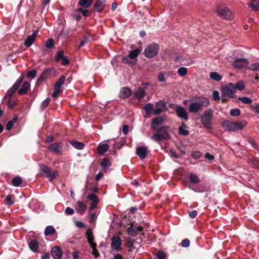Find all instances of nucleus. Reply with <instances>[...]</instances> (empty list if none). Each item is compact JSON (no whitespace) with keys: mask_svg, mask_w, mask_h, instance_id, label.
Listing matches in <instances>:
<instances>
[{"mask_svg":"<svg viewBox=\"0 0 259 259\" xmlns=\"http://www.w3.org/2000/svg\"><path fill=\"white\" fill-rule=\"evenodd\" d=\"M209 102L207 98L198 97L190 103L189 111L191 113H197L202 110L203 107H207Z\"/></svg>","mask_w":259,"mask_h":259,"instance_id":"1","label":"nucleus"},{"mask_svg":"<svg viewBox=\"0 0 259 259\" xmlns=\"http://www.w3.org/2000/svg\"><path fill=\"white\" fill-rule=\"evenodd\" d=\"M168 126L164 125L155 130V133L151 136V138L155 142L160 143L162 140H167L170 139V135L168 132Z\"/></svg>","mask_w":259,"mask_h":259,"instance_id":"2","label":"nucleus"},{"mask_svg":"<svg viewBox=\"0 0 259 259\" xmlns=\"http://www.w3.org/2000/svg\"><path fill=\"white\" fill-rule=\"evenodd\" d=\"M247 124V122L243 120L238 121H224L222 123V127L228 131H237L243 128Z\"/></svg>","mask_w":259,"mask_h":259,"instance_id":"3","label":"nucleus"},{"mask_svg":"<svg viewBox=\"0 0 259 259\" xmlns=\"http://www.w3.org/2000/svg\"><path fill=\"white\" fill-rule=\"evenodd\" d=\"M212 116L213 110L211 108L207 109L201 116V122L206 128L211 129Z\"/></svg>","mask_w":259,"mask_h":259,"instance_id":"4","label":"nucleus"},{"mask_svg":"<svg viewBox=\"0 0 259 259\" xmlns=\"http://www.w3.org/2000/svg\"><path fill=\"white\" fill-rule=\"evenodd\" d=\"M159 51V46L158 44L153 43L148 45L145 49L144 55L148 58H152L156 56Z\"/></svg>","mask_w":259,"mask_h":259,"instance_id":"5","label":"nucleus"},{"mask_svg":"<svg viewBox=\"0 0 259 259\" xmlns=\"http://www.w3.org/2000/svg\"><path fill=\"white\" fill-rule=\"evenodd\" d=\"M221 92L224 95H226L231 98L235 99L237 97L236 95L234 94L236 91L234 90V84L231 82L222 87Z\"/></svg>","mask_w":259,"mask_h":259,"instance_id":"6","label":"nucleus"},{"mask_svg":"<svg viewBox=\"0 0 259 259\" xmlns=\"http://www.w3.org/2000/svg\"><path fill=\"white\" fill-rule=\"evenodd\" d=\"M24 74L22 73L20 77L17 79V81L13 84V85L7 91L5 98H6L8 97H12V95L16 92V91L20 87L21 83H22L24 77Z\"/></svg>","mask_w":259,"mask_h":259,"instance_id":"7","label":"nucleus"},{"mask_svg":"<svg viewBox=\"0 0 259 259\" xmlns=\"http://www.w3.org/2000/svg\"><path fill=\"white\" fill-rule=\"evenodd\" d=\"M49 150L55 154L62 155L63 154V144L62 142H55L48 146Z\"/></svg>","mask_w":259,"mask_h":259,"instance_id":"8","label":"nucleus"},{"mask_svg":"<svg viewBox=\"0 0 259 259\" xmlns=\"http://www.w3.org/2000/svg\"><path fill=\"white\" fill-rule=\"evenodd\" d=\"M217 12L218 14L223 19L231 20L233 18L231 11L228 8H218Z\"/></svg>","mask_w":259,"mask_h":259,"instance_id":"9","label":"nucleus"},{"mask_svg":"<svg viewBox=\"0 0 259 259\" xmlns=\"http://www.w3.org/2000/svg\"><path fill=\"white\" fill-rule=\"evenodd\" d=\"M55 59L57 62L61 61V64L63 66L67 65L70 62L68 57L64 55L63 50L58 51L56 52Z\"/></svg>","mask_w":259,"mask_h":259,"instance_id":"10","label":"nucleus"},{"mask_svg":"<svg viewBox=\"0 0 259 259\" xmlns=\"http://www.w3.org/2000/svg\"><path fill=\"white\" fill-rule=\"evenodd\" d=\"M177 115L182 120L187 121L189 119L188 112L186 110L180 105H177L175 109Z\"/></svg>","mask_w":259,"mask_h":259,"instance_id":"11","label":"nucleus"},{"mask_svg":"<svg viewBox=\"0 0 259 259\" xmlns=\"http://www.w3.org/2000/svg\"><path fill=\"white\" fill-rule=\"evenodd\" d=\"M143 228L142 226H138L137 225L131 224L130 227L127 229V233L131 237L137 236L141 232L143 231Z\"/></svg>","mask_w":259,"mask_h":259,"instance_id":"12","label":"nucleus"},{"mask_svg":"<svg viewBox=\"0 0 259 259\" xmlns=\"http://www.w3.org/2000/svg\"><path fill=\"white\" fill-rule=\"evenodd\" d=\"M122 240L118 236H113L111 238V248L116 251H119L121 250Z\"/></svg>","mask_w":259,"mask_h":259,"instance_id":"13","label":"nucleus"},{"mask_svg":"<svg viewBox=\"0 0 259 259\" xmlns=\"http://www.w3.org/2000/svg\"><path fill=\"white\" fill-rule=\"evenodd\" d=\"M248 64V61L245 58H238L233 61V66L235 68L241 69L246 67Z\"/></svg>","mask_w":259,"mask_h":259,"instance_id":"14","label":"nucleus"},{"mask_svg":"<svg viewBox=\"0 0 259 259\" xmlns=\"http://www.w3.org/2000/svg\"><path fill=\"white\" fill-rule=\"evenodd\" d=\"M165 109V102L162 100L159 101L155 104V109L153 110V113L157 115L161 113Z\"/></svg>","mask_w":259,"mask_h":259,"instance_id":"15","label":"nucleus"},{"mask_svg":"<svg viewBox=\"0 0 259 259\" xmlns=\"http://www.w3.org/2000/svg\"><path fill=\"white\" fill-rule=\"evenodd\" d=\"M148 148L145 146H140L136 149V154L141 159H144L147 157Z\"/></svg>","mask_w":259,"mask_h":259,"instance_id":"16","label":"nucleus"},{"mask_svg":"<svg viewBox=\"0 0 259 259\" xmlns=\"http://www.w3.org/2000/svg\"><path fill=\"white\" fill-rule=\"evenodd\" d=\"M106 0H97L93 6L94 10L99 13L102 12L105 7Z\"/></svg>","mask_w":259,"mask_h":259,"instance_id":"17","label":"nucleus"},{"mask_svg":"<svg viewBox=\"0 0 259 259\" xmlns=\"http://www.w3.org/2000/svg\"><path fill=\"white\" fill-rule=\"evenodd\" d=\"M38 31H35L32 35H28L24 41V45L27 48L30 47L35 40Z\"/></svg>","mask_w":259,"mask_h":259,"instance_id":"18","label":"nucleus"},{"mask_svg":"<svg viewBox=\"0 0 259 259\" xmlns=\"http://www.w3.org/2000/svg\"><path fill=\"white\" fill-rule=\"evenodd\" d=\"M163 118L161 116H157L153 118L151 121V128L153 131H155L156 126H159L163 124Z\"/></svg>","mask_w":259,"mask_h":259,"instance_id":"19","label":"nucleus"},{"mask_svg":"<svg viewBox=\"0 0 259 259\" xmlns=\"http://www.w3.org/2000/svg\"><path fill=\"white\" fill-rule=\"evenodd\" d=\"M51 254L55 259H60L62 256V251L58 246H55L52 248Z\"/></svg>","mask_w":259,"mask_h":259,"instance_id":"20","label":"nucleus"},{"mask_svg":"<svg viewBox=\"0 0 259 259\" xmlns=\"http://www.w3.org/2000/svg\"><path fill=\"white\" fill-rule=\"evenodd\" d=\"M131 94L132 91L130 88L125 87L121 89L119 96L121 99H125L129 97Z\"/></svg>","mask_w":259,"mask_h":259,"instance_id":"21","label":"nucleus"},{"mask_svg":"<svg viewBox=\"0 0 259 259\" xmlns=\"http://www.w3.org/2000/svg\"><path fill=\"white\" fill-rule=\"evenodd\" d=\"M145 91L141 88H139L136 91L134 92V97L136 99H141L145 96Z\"/></svg>","mask_w":259,"mask_h":259,"instance_id":"22","label":"nucleus"},{"mask_svg":"<svg viewBox=\"0 0 259 259\" xmlns=\"http://www.w3.org/2000/svg\"><path fill=\"white\" fill-rule=\"evenodd\" d=\"M30 88V83L28 81H24L21 89L18 90V93L20 95H24L27 93Z\"/></svg>","mask_w":259,"mask_h":259,"instance_id":"23","label":"nucleus"},{"mask_svg":"<svg viewBox=\"0 0 259 259\" xmlns=\"http://www.w3.org/2000/svg\"><path fill=\"white\" fill-rule=\"evenodd\" d=\"M69 143L74 148L77 150H82L85 147L84 143L80 142L76 140L70 141Z\"/></svg>","mask_w":259,"mask_h":259,"instance_id":"24","label":"nucleus"},{"mask_svg":"<svg viewBox=\"0 0 259 259\" xmlns=\"http://www.w3.org/2000/svg\"><path fill=\"white\" fill-rule=\"evenodd\" d=\"M141 51L142 49L140 48H138L134 50L131 51L128 55V58H130L131 60H136L137 61V58Z\"/></svg>","mask_w":259,"mask_h":259,"instance_id":"25","label":"nucleus"},{"mask_svg":"<svg viewBox=\"0 0 259 259\" xmlns=\"http://www.w3.org/2000/svg\"><path fill=\"white\" fill-rule=\"evenodd\" d=\"M90 35L91 31L89 30H87L85 31V35L83 37L82 39L79 44V48L82 47L85 44L90 41L89 37L90 36Z\"/></svg>","mask_w":259,"mask_h":259,"instance_id":"26","label":"nucleus"},{"mask_svg":"<svg viewBox=\"0 0 259 259\" xmlns=\"http://www.w3.org/2000/svg\"><path fill=\"white\" fill-rule=\"evenodd\" d=\"M248 7L254 11L259 10V1L251 0V2L248 4Z\"/></svg>","mask_w":259,"mask_h":259,"instance_id":"27","label":"nucleus"},{"mask_svg":"<svg viewBox=\"0 0 259 259\" xmlns=\"http://www.w3.org/2000/svg\"><path fill=\"white\" fill-rule=\"evenodd\" d=\"M29 248L33 252H37L39 247L38 242L35 239L31 240L29 243Z\"/></svg>","mask_w":259,"mask_h":259,"instance_id":"28","label":"nucleus"},{"mask_svg":"<svg viewBox=\"0 0 259 259\" xmlns=\"http://www.w3.org/2000/svg\"><path fill=\"white\" fill-rule=\"evenodd\" d=\"M108 148L109 145L107 144H99L97 147V152L100 155H104Z\"/></svg>","mask_w":259,"mask_h":259,"instance_id":"29","label":"nucleus"},{"mask_svg":"<svg viewBox=\"0 0 259 259\" xmlns=\"http://www.w3.org/2000/svg\"><path fill=\"white\" fill-rule=\"evenodd\" d=\"M85 235L88 240V242L90 244V246H92V244H96V243L94 242V237L93 235V233L91 231L90 229H88Z\"/></svg>","mask_w":259,"mask_h":259,"instance_id":"30","label":"nucleus"},{"mask_svg":"<svg viewBox=\"0 0 259 259\" xmlns=\"http://www.w3.org/2000/svg\"><path fill=\"white\" fill-rule=\"evenodd\" d=\"M93 2V0H79L78 2V5L87 9L91 6Z\"/></svg>","mask_w":259,"mask_h":259,"instance_id":"31","label":"nucleus"},{"mask_svg":"<svg viewBox=\"0 0 259 259\" xmlns=\"http://www.w3.org/2000/svg\"><path fill=\"white\" fill-rule=\"evenodd\" d=\"M189 180L190 182L193 184H198L200 182V179L198 176L196 174L193 172L190 174L189 176Z\"/></svg>","mask_w":259,"mask_h":259,"instance_id":"32","label":"nucleus"},{"mask_svg":"<svg viewBox=\"0 0 259 259\" xmlns=\"http://www.w3.org/2000/svg\"><path fill=\"white\" fill-rule=\"evenodd\" d=\"M76 203L77 205V211L81 214L84 213L87 209V206L80 201H78Z\"/></svg>","mask_w":259,"mask_h":259,"instance_id":"33","label":"nucleus"},{"mask_svg":"<svg viewBox=\"0 0 259 259\" xmlns=\"http://www.w3.org/2000/svg\"><path fill=\"white\" fill-rule=\"evenodd\" d=\"M44 233L46 236H49L56 233V231L53 226H48L46 228Z\"/></svg>","mask_w":259,"mask_h":259,"instance_id":"34","label":"nucleus"},{"mask_svg":"<svg viewBox=\"0 0 259 259\" xmlns=\"http://www.w3.org/2000/svg\"><path fill=\"white\" fill-rule=\"evenodd\" d=\"M41 171L44 174L45 177H48L50 175L51 169L49 166L44 164L40 165Z\"/></svg>","mask_w":259,"mask_h":259,"instance_id":"35","label":"nucleus"},{"mask_svg":"<svg viewBox=\"0 0 259 259\" xmlns=\"http://www.w3.org/2000/svg\"><path fill=\"white\" fill-rule=\"evenodd\" d=\"M131 59L128 56H124L122 58V62L124 63L131 66H134L136 64V60H131Z\"/></svg>","mask_w":259,"mask_h":259,"instance_id":"36","label":"nucleus"},{"mask_svg":"<svg viewBox=\"0 0 259 259\" xmlns=\"http://www.w3.org/2000/svg\"><path fill=\"white\" fill-rule=\"evenodd\" d=\"M22 183V179L19 177H15L12 180V184L15 187H18Z\"/></svg>","mask_w":259,"mask_h":259,"instance_id":"37","label":"nucleus"},{"mask_svg":"<svg viewBox=\"0 0 259 259\" xmlns=\"http://www.w3.org/2000/svg\"><path fill=\"white\" fill-rule=\"evenodd\" d=\"M210 78L217 81H219L222 79V76L219 74L217 72H212L209 74Z\"/></svg>","mask_w":259,"mask_h":259,"instance_id":"38","label":"nucleus"},{"mask_svg":"<svg viewBox=\"0 0 259 259\" xmlns=\"http://www.w3.org/2000/svg\"><path fill=\"white\" fill-rule=\"evenodd\" d=\"M5 99H8V101L7 102V106L9 109H11L14 107V106L16 105V102L14 100L12 99L11 98V97H8L6 98L4 97Z\"/></svg>","mask_w":259,"mask_h":259,"instance_id":"39","label":"nucleus"},{"mask_svg":"<svg viewBox=\"0 0 259 259\" xmlns=\"http://www.w3.org/2000/svg\"><path fill=\"white\" fill-rule=\"evenodd\" d=\"M52 68H47L45 69L40 76L44 80L45 79L47 78L49 75L52 73Z\"/></svg>","mask_w":259,"mask_h":259,"instance_id":"40","label":"nucleus"},{"mask_svg":"<svg viewBox=\"0 0 259 259\" xmlns=\"http://www.w3.org/2000/svg\"><path fill=\"white\" fill-rule=\"evenodd\" d=\"M239 100H240L243 103L245 104H251L252 102V100L247 97H242L238 98Z\"/></svg>","mask_w":259,"mask_h":259,"instance_id":"41","label":"nucleus"},{"mask_svg":"<svg viewBox=\"0 0 259 259\" xmlns=\"http://www.w3.org/2000/svg\"><path fill=\"white\" fill-rule=\"evenodd\" d=\"M100 165L103 167H106L111 166V163L107 158H105L102 159L100 163Z\"/></svg>","mask_w":259,"mask_h":259,"instance_id":"42","label":"nucleus"},{"mask_svg":"<svg viewBox=\"0 0 259 259\" xmlns=\"http://www.w3.org/2000/svg\"><path fill=\"white\" fill-rule=\"evenodd\" d=\"M153 107V105L151 103H147L144 106V109L146 111V114L147 115L150 114Z\"/></svg>","mask_w":259,"mask_h":259,"instance_id":"43","label":"nucleus"},{"mask_svg":"<svg viewBox=\"0 0 259 259\" xmlns=\"http://www.w3.org/2000/svg\"><path fill=\"white\" fill-rule=\"evenodd\" d=\"M234 90H235V89H237L239 91L243 90L245 88L244 83L242 81H238V82H237L235 84V85H234Z\"/></svg>","mask_w":259,"mask_h":259,"instance_id":"44","label":"nucleus"},{"mask_svg":"<svg viewBox=\"0 0 259 259\" xmlns=\"http://www.w3.org/2000/svg\"><path fill=\"white\" fill-rule=\"evenodd\" d=\"M191 156L194 159H197L202 156V153L199 151H193L191 153Z\"/></svg>","mask_w":259,"mask_h":259,"instance_id":"45","label":"nucleus"},{"mask_svg":"<svg viewBox=\"0 0 259 259\" xmlns=\"http://www.w3.org/2000/svg\"><path fill=\"white\" fill-rule=\"evenodd\" d=\"M15 196L13 195H8L6 197V201L9 205H12L14 203V201L13 199H14Z\"/></svg>","mask_w":259,"mask_h":259,"instance_id":"46","label":"nucleus"},{"mask_svg":"<svg viewBox=\"0 0 259 259\" xmlns=\"http://www.w3.org/2000/svg\"><path fill=\"white\" fill-rule=\"evenodd\" d=\"M178 74L181 76H184L187 73V69L186 67H182L178 69Z\"/></svg>","mask_w":259,"mask_h":259,"instance_id":"47","label":"nucleus"},{"mask_svg":"<svg viewBox=\"0 0 259 259\" xmlns=\"http://www.w3.org/2000/svg\"><path fill=\"white\" fill-rule=\"evenodd\" d=\"M240 114L241 111L238 108L232 109L230 111V114L233 117L239 116Z\"/></svg>","mask_w":259,"mask_h":259,"instance_id":"48","label":"nucleus"},{"mask_svg":"<svg viewBox=\"0 0 259 259\" xmlns=\"http://www.w3.org/2000/svg\"><path fill=\"white\" fill-rule=\"evenodd\" d=\"M45 46L48 49H52L54 46V41L52 38L48 39L45 43Z\"/></svg>","mask_w":259,"mask_h":259,"instance_id":"49","label":"nucleus"},{"mask_svg":"<svg viewBox=\"0 0 259 259\" xmlns=\"http://www.w3.org/2000/svg\"><path fill=\"white\" fill-rule=\"evenodd\" d=\"M37 71L35 69H33L31 71H29L28 72H27L26 74V77L33 79L35 77Z\"/></svg>","mask_w":259,"mask_h":259,"instance_id":"50","label":"nucleus"},{"mask_svg":"<svg viewBox=\"0 0 259 259\" xmlns=\"http://www.w3.org/2000/svg\"><path fill=\"white\" fill-rule=\"evenodd\" d=\"M66 77L64 75H62L58 80L55 83L54 85L61 87L62 85H63L65 81Z\"/></svg>","mask_w":259,"mask_h":259,"instance_id":"51","label":"nucleus"},{"mask_svg":"<svg viewBox=\"0 0 259 259\" xmlns=\"http://www.w3.org/2000/svg\"><path fill=\"white\" fill-rule=\"evenodd\" d=\"M76 11L82 13L83 16L84 17H88L91 14V13L90 12V11L89 10H83L82 8H81L77 9Z\"/></svg>","mask_w":259,"mask_h":259,"instance_id":"52","label":"nucleus"},{"mask_svg":"<svg viewBox=\"0 0 259 259\" xmlns=\"http://www.w3.org/2000/svg\"><path fill=\"white\" fill-rule=\"evenodd\" d=\"M252 166L254 168H259V159L257 157H253L251 159Z\"/></svg>","mask_w":259,"mask_h":259,"instance_id":"53","label":"nucleus"},{"mask_svg":"<svg viewBox=\"0 0 259 259\" xmlns=\"http://www.w3.org/2000/svg\"><path fill=\"white\" fill-rule=\"evenodd\" d=\"M58 175V172L57 170L54 171L53 172H50V175L49 176V181L52 182Z\"/></svg>","mask_w":259,"mask_h":259,"instance_id":"54","label":"nucleus"},{"mask_svg":"<svg viewBox=\"0 0 259 259\" xmlns=\"http://www.w3.org/2000/svg\"><path fill=\"white\" fill-rule=\"evenodd\" d=\"M91 247L93 248L92 254L96 257L99 256V252L96 249L97 244H92Z\"/></svg>","mask_w":259,"mask_h":259,"instance_id":"55","label":"nucleus"},{"mask_svg":"<svg viewBox=\"0 0 259 259\" xmlns=\"http://www.w3.org/2000/svg\"><path fill=\"white\" fill-rule=\"evenodd\" d=\"M89 199L95 203H98V198L97 196L94 194H91L89 196Z\"/></svg>","mask_w":259,"mask_h":259,"instance_id":"56","label":"nucleus"},{"mask_svg":"<svg viewBox=\"0 0 259 259\" xmlns=\"http://www.w3.org/2000/svg\"><path fill=\"white\" fill-rule=\"evenodd\" d=\"M51 101V99L50 98H47L45 100L41 103V108L42 110H44L49 104Z\"/></svg>","mask_w":259,"mask_h":259,"instance_id":"57","label":"nucleus"},{"mask_svg":"<svg viewBox=\"0 0 259 259\" xmlns=\"http://www.w3.org/2000/svg\"><path fill=\"white\" fill-rule=\"evenodd\" d=\"M212 98L214 101H218L220 100L219 93L218 91L215 90L212 92Z\"/></svg>","mask_w":259,"mask_h":259,"instance_id":"58","label":"nucleus"},{"mask_svg":"<svg viewBox=\"0 0 259 259\" xmlns=\"http://www.w3.org/2000/svg\"><path fill=\"white\" fill-rule=\"evenodd\" d=\"M89 222L90 223H93L96 219V213L89 211Z\"/></svg>","mask_w":259,"mask_h":259,"instance_id":"59","label":"nucleus"},{"mask_svg":"<svg viewBox=\"0 0 259 259\" xmlns=\"http://www.w3.org/2000/svg\"><path fill=\"white\" fill-rule=\"evenodd\" d=\"M156 256L158 259H166V255L162 251H159L156 254Z\"/></svg>","mask_w":259,"mask_h":259,"instance_id":"60","label":"nucleus"},{"mask_svg":"<svg viewBox=\"0 0 259 259\" xmlns=\"http://www.w3.org/2000/svg\"><path fill=\"white\" fill-rule=\"evenodd\" d=\"M125 245L127 247L130 248L129 251H132L131 248H134V242L132 241L131 240V239L129 238L128 239H127L126 240Z\"/></svg>","mask_w":259,"mask_h":259,"instance_id":"61","label":"nucleus"},{"mask_svg":"<svg viewBox=\"0 0 259 259\" xmlns=\"http://www.w3.org/2000/svg\"><path fill=\"white\" fill-rule=\"evenodd\" d=\"M189 131L184 129L182 127H179V134L183 136H187L189 134Z\"/></svg>","mask_w":259,"mask_h":259,"instance_id":"62","label":"nucleus"},{"mask_svg":"<svg viewBox=\"0 0 259 259\" xmlns=\"http://www.w3.org/2000/svg\"><path fill=\"white\" fill-rule=\"evenodd\" d=\"M249 69L254 70V71H259V62L255 63L252 64L249 66Z\"/></svg>","mask_w":259,"mask_h":259,"instance_id":"63","label":"nucleus"},{"mask_svg":"<svg viewBox=\"0 0 259 259\" xmlns=\"http://www.w3.org/2000/svg\"><path fill=\"white\" fill-rule=\"evenodd\" d=\"M250 108L256 113L259 114V104L254 103L250 105Z\"/></svg>","mask_w":259,"mask_h":259,"instance_id":"64","label":"nucleus"}]
</instances>
